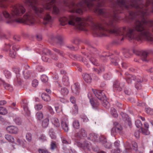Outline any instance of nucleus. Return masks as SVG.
<instances>
[{
  "instance_id": "nucleus-1",
  "label": "nucleus",
  "mask_w": 153,
  "mask_h": 153,
  "mask_svg": "<svg viewBox=\"0 0 153 153\" xmlns=\"http://www.w3.org/2000/svg\"><path fill=\"white\" fill-rule=\"evenodd\" d=\"M150 23H152V22L146 20L142 22L137 21L135 23L133 28L126 29V27H123L121 30H117L114 28L113 23L112 21L107 22L106 26L104 27L99 24L94 23L92 24V26L94 29L99 30V34L100 36H106L107 35V33H108L123 35L129 40L145 39L152 42V35L149 29L145 26V24L151 26Z\"/></svg>"
},
{
  "instance_id": "nucleus-2",
  "label": "nucleus",
  "mask_w": 153,
  "mask_h": 153,
  "mask_svg": "<svg viewBox=\"0 0 153 153\" xmlns=\"http://www.w3.org/2000/svg\"><path fill=\"white\" fill-rule=\"evenodd\" d=\"M25 12L23 7L20 5H17L13 8L12 16L7 11L3 12V14L6 21V23L11 24L15 21L18 22L25 23L29 25H33L36 23V20L30 13H27L22 19H16L17 16H21Z\"/></svg>"
},
{
  "instance_id": "nucleus-3",
  "label": "nucleus",
  "mask_w": 153,
  "mask_h": 153,
  "mask_svg": "<svg viewBox=\"0 0 153 153\" xmlns=\"http://www.w3.org/2000/svg\"><path fill=\"white\" fill-rule=\"evenodd\" d=\"M60 24L62 26L67 24L72 26H75L80 30H84L86 25L85 19L74 16L61 17L59 19Z\"/></svg>"
},
{
  "instance_id": "nucleus-4",
  "label": "nucleus",
  "mask_w": 153,
  "mask_h": 153,
  "mask_svg": "<svg viewBox=\"0 0 153 153\" xmlns=\"http://www.w3.org/2000/svg\"><path fill=\"white\" fill-rule=\"evenodd\" d=\"M7 0H0V7L2 8L6 7L5 3ZM25 3L27 5L32 7L35 11L36 13L38 15L42 13L44 10V9L41 7H36L37 2L36 0H25Z\"/></svg>"
},
{
  "instance_id": "nucleus-5",
  "label": "nucleus",
  "mask_w": 153,
  "mask_h": 153,
  "mask_svg": "<svg viewBox=\"0 0 153 153\" xmlns=\"http://www.w3.org/2000/svg\"><path fill=\"white\" fill-rule=\"evenodd\" d=\"M93 91L95 96L100 100H102L103 99L105 98L106 97L105 94L103 91L99 90H93Z\"/></svg>"
},
{
  "instance_id": "nucleus-6",
  "label": "nucleus",
  "mask_w": 153,
  "mask_h": 153,
  "mask_svg": "<svg viewBox=\"0 0 153 153\" xmlns=\"http://www.w3.org/2000/svg\"><path fill=\"white\" fill-rule=\"evenodd\" d=\"M90 138L92 140L94 141H100L105 142V140L104 137L101 136L100 137H98L97 135L95 134H90Z\"/></svg>"
},
{
  "instance_id": "nucleus-7",
  "label": "nucleus",
  "mask_w": 153,
  "mask_h": 153,
  "mask_svg": "<svg viewBox=\"0 0 153 153\" xmlns=\"http://www.w3.org/2000/svg\"><path fill=\"white\" fill-rule=\"evenodd\" d=\"M7 131L10 133L16 134L18 132V128L15 126H10L7 127L6 128Z\"/></svg>"
},
{
  "instance_id": "nucleus-8",
  "label": "nucleus",
  "mask_w": 153,
  "mask_h": 153,
  "mask_svg": "<svg viewBox=\"0 0 153 153\" xmlns=\"http://www.w3.org/2000/svg\"><path fill=\"white\" fill-rule=\"evenodd\" d=\"M44 24L45 25L50 23L52 21L51 16L48 14H46L44 17Z\"/></svg>"
},
{
  "instance_id": "nucleus-9",
  "label": "nucleus",
  "mask_w": 153,
  "mask_h": 153,
  "mask_svg": "<svg viewBox=\"0 0 153 153\" xmlns=\"http://www.w3.org/2000/svg\"><path fill=\"white\" fill-rule=\"evenodd\" d=\"M114 87L116 89V90L119 91H121L124 88L123 83H120L118 81L115 82L114 85Z\"/></svg>"
},
{
  "instance_id": "nucleus-10",
  "label": "nucleus",
  "mask_w": 153,
  "mask_h": 153,
  "mask_svg": "<svg viewBox=\"0 0 153 153\" xmlns=\"http://www.w3.org/2000/svg\"><path fill=\"white\" fill-rule=\"evenodd\" d=\"M144 126L146 128H141V130L142 133L144 134L148 135L149 134V132L148 130L149 127V125L147 123H145L144 124Z\"/></svg>"
},
{
  "instance_id": "nucleus-11",
  "label": "nucleus",
  "mask_w": 153,
  "mask_h": 153,
  "mask_svg": "<svg viewBox=\"0 0 153 153\" xmlns=\"http://www.w3.org/2000/svg\"><path fill=\"white\" fill-rule=\"evenodd\" d=\"M72 90L73 93L74 94H77L79 92V86L78 84H75L73 86Z\"/></svg>"
},
{
  "instance_id": "nucleus-12",
  "label": "nucleus",
  "mask_w": 153,
  "mask_h": 153,
  "mask_svg": "<svg viewBox=\"0 0 153 153\" xmlns=\"http://www.w3.org/2000/svg\"><path fill=\"white\" fill-rule=\"evenodd\" d=\"M50 1L49 3H47L44 6L45 8L47 10H49L51 8V6L55 2V0H48Z\"/></svg>"
},
{
  "instance_id": "nucleus-13",
  "label": "nucleus",
  "mask_w": 153,
  "mask_h": 153,
  "mask_svg": "<svg viewBox=\"0 0 153 153\" xmlns=\"http://www.w3.org/2000/svg\"><path fill=\"white\" fill-rule=\"evenodd\" d=\"M1 82V84H3V85L6 89L10 91H11L13 90V88L10 85L5 82L4 81H2L1 80H0V82Z\"/></svg>"
},
{
  "instance_id": "nucleus-14",
  "label": "nucleus",
  "mask_w": 153,
  "mask_h": 153,
  "mask_svg": "<svg viewBox=\"0 0 153 153\" xmlns=\"http://www.w3.org/2000/svg\"><path fill=\"white\" fill-rule=\"evenodd\" d=\"M141 53L140 55L142 60L144 61H148L147 59L148 53L146 52L143 51H141Z\"/></svg>"
},
{
  "instance_id": "nucleus-15",
  "label": "nucleus",
  "mask_w": 153,
  "mask_h": 153,
  "mask_svg": "<svg viewBox=\"0 0 153 153\" xmlns=\"http://www.w3.org/2000/svg\"><path fill=\"white\" fill-rule=\"evenodd\" d=\"M114 127L112 128V131L114 130H117V131L119 132L122 129V127L117 122L114 123Z\"/></svg>"
},
{
  "instance_id": "nucleus-16",
  "label": "nucleus",
  "mask_w": 153,
  "mask_h": 153,
  "mask_svg": "<svg viewBox=\"0 0 153 153\" xmlns=\"http://www.w3.org/2000/svg\"><path fill=\"white\" fill-rule=\"evenodd\" d=\"M83 78L85 81L87 83H90L92 81V79L91 77L88 74H85Z\"/></svg>"
},
{
  "instance_id": "nucleus-17",
  "label": "nucleus",
  "mask_w": 153,
  "mask_h": 153,
  "mask_svg": "<svg viewBox=\"0 0 153 153\" xmlns=\"http://www.w3.org/2000/svg\"><path fill=\"white\" fill-rule=\"evenodd\" d=\"M121 115L123 117V118L124 119V120H126L129 126H130L131 124V121L130 120L129 118L128 119V116L124 113H122Z\"/></svg>"
},
{
  "instance_id": "nucleus-18",
  "label": "nucleus",
  "mask_w": 153,
  "mask_h": 153,
  "mask_svg": "<svg viewBox=\"0 0 153 153\" xmlns=\"http://www.w3.org/2000/svg\"><path fill=\"white\" fill-rule=\"evenodd\" d=\"M42 97L45 101L48 102L50 100V97L46 94H42Z\"/></svg>"
},
{
  "instance_id": "nucleus-19",
  "label": "nucleus",
  "mask_w": 153,
  "mask_h": 153,
  "mask_svg": "<svg viewBox=\"0 0 153 153\" xmlns=\"http://www.w3.org/2000/svg\"><path fill=\"white\" fill-rule=\"evenodd\" d=\"M49 120L48 118H46L42 122V126L43 127L45 128L47 127L49 124Z\"/></svg>"
},
{
  "instance_id": "nucleus-20",
  "label": "nucleus",
  "mask_w": 153,
  "mask_h": 153,
  "mask_svg": "<svg viewBox=\"0 0 153 153\" xmlns=\"http://www.w3.org/2000/svg\"><path fill=\"white\" fill-rule=\"evenodd\" d=\"M136 79V77L134 76L129 75L127 77V81L128 83H131L132 81Z\"/></svg>"
},
{
  "instance_id": "nucleus-21",
  "label": "nucleus",
  "mask_w": 153,
  "mask_h": 153,
  "mask_svg": "<svg viewBox=\"0 0 153 153\" xmlns=\"http://www.w3.org/2000/svg\"><path fill=\"white\" fill-rule=\"evenodd\" d=\"M61 125L62 128L65 132H67L68 130V128L67 124L65 122L62 121Z\"/></svg>"
},
{
  "instance_id": "nucleus-22",
  "label": "nucleus",
  "mask_w": 153,
  "mask_h": 153,
  "mask_svg": "<svg viewBox=\"0 0 153 153\" xmlns=\"http://www.w3.org/2000/svg\"><path fill=\"white\" fill-rule=\"evenodd\" d=\"M5 138L9 142L11 143H13L14 141V140L13 137L10 135H6L5 136Z\"/></svg>"
},
{
  "instance_id": "nucleus-23",
  "label": "nucleus",
  "mask_w": 153,
  "mask_h": 153,
  "mask_svg": "<svg viewBox=\"0 0 153 153\" xmlns=\"http://www.w3.org/2000/svg\"><path fill=\"white\" fill-rule=\"evenodd\" d=\"M23 74L25 78L26 79H27L31 76V73L30 71L26 70L24 71Z\"/></svg>"
},
{
  "instance_id": "nucleus-24",
  "label": "nucleus",
  "mask_w": 153,
  "mask_h": 153,
  "mask_svg": "<svg viewBox=\"0 0 153 153\" xmlns=\"http://www.w3.org/2000/svg\"><path fill=\"white\" fill-rule=\"evenodd\" d=\"M106 97L103 99L102 104L106 108H108L110 106L109 103L106 100Z\"/></svg>"
},
{
  "instance_id": "nucleus-25",
  "label": "nucleus",
  "mask_w": 153,
  "mask_h": 153,
  "mask_svg": "<svg viewBox=\"0 0 153 153\" xmlns=\"http://www.w3.org/2000/svg\"><path fill=\"white\" fill-rule=\"evenodd\" d=\"M86 134L85 130L83 129H81L79 132L77 133V135L79 136H83L85 137L86 136Z\"/></svg>"
},
{
  "instance_id": "nucleus-26",
  "label": "nucleus",
  "mask_w": 153,
  "mask_h": 153,
  "mask_svg": "<svg viewBox=\"0 0 153 153\" xmlns=\"http://www.w3.org/2000/svg\"><path fill=\"white\" fill-rule=\"evenodd\" d=\"M73 125L74 128H78L80 126L79 122L77 120H74L73 123Z\"/></svg>"
},
{
  "instance_id": "nucleus-27",
  "label": "nucleus",
  "mask_w": 153,
  "mask_h": 153,
  "mask_svg": "<svg viewBox=\"0 0 153 153\" xmlns=\"http://www.w3.org/2000/svg\"><path fill=\"white\" fill-rule=\"evenodd\" d=\"M111 114L114 117H117L118 116L116 110L114 108H111Z\"/></svg>"
},
{
  "instance_id": "nucleus-28",
  "label": "nucleus",
  "mask_w": 153,
  "mask_h": 153,
  "mask_svg": "<svg viewBox=\"0 0 153 153\" xmlns=\"http://www.w3.org/2000/svg\"><path fill=\"white\" fill-rule=\"evenodd\" d=\"M61 92V94L63 95H66L68 93L69 91L67 88H62Z\"/></svg>"
},
{
  "instance_id": "nucleus-29",
  "label": "nucleus",
  "mask_w": 153,
  "mask_h": 153,
  "mask_svg": "<svg viewBox=\"0 0 153 153\" xmlns=\"http://www.w3.org/2000/svg\"><path fill=\"white\" fill-rule=\"evenodd\" d=\"M95 11L100 15H103L106 13V11L104 9H97Z\"/></svg>"
},
{
  "instance_id": "nucleus-30",
  "label": "nucleus",
  "mask_w": 153,
  "mask_h": 153,
  "mask_svg": "<svg viewBox=\"0 0 153 153\" xmlns=\"http://www.w3.org/2000/svg\"><path fill=\"white\" fill-rule=\"evenodd\" d=\"M91 95L90 94H88V97L90 99V102L93 107H96L97 106V104H96V103L94 101L92 98L90 97V96H91Z\"/></svg>"
},
{
  "instance_id": "nucleus-31",
  "label": "nucleus",
  "mask_w": 153,
  "mask_h": 153,
  "mask_svg": "<svg viewBox=\"0 0 153 153\" xmlns=\"http://www.w3.org/2000/svg\"><path fill=\"white\" fill-rule=\"evenodd\" d=\"M7 110L5 108L0 107V114L5 115L7 113Z\"/></svg>"
},
{
  "instance_id": "nucleus-32",
  "label": "nucleus",
  "mask_w": 153,
  "mask_h": 153,
  "mask_svg": "<svg viewBox=\"0 0 153 153\" xmlns=\"http://www.w3.org/2000/svg\"><path fill=\"white\" fill-rule=\"evenodd\" d=\"M111 61L112 63L115 65H118V63L120 62L119 59L117 58H115L114 59H112Z\"/></svg>"
},
{
  "instance_id": "nucleus-33",
  "label": "nucleus",
  "mask_w": 153,
  "mask_h": 153,
  "mask_svg": "<svg viewBox=\"0 0 153 153\" xmlns=\"http://www.w3.org/2000/svg\"><path fill=\"white\" fill-rule=\"evenodd\" d=\"M36 116L38 119L40 120L43 118V115L42 112H39L37 113Z\"/></svg>"
},
{
  "instance_id": "nucleus-34",
  "label": "nucleus",
  "mask_w": 153,
  "mask_h": 153,
  "mask_svg": "<svg viewBox=\"0 0 153 153\" xmlns=\"http://www.w3.org/2000/svg\"><path fill=\"white\" fill-rule=\"evenodd\" d=\"M41 79L43 82L45 83L47 82L48 78L45 75H43L41 76Z\"/></svg>"
},
{
  "instance_id": "nucleus-35",
  "label": "nucleus",
  "mask_w": 153,
  "mask_h": 153,
  "mask_svg": "<svg viewBox=\"0 0 153 153\" xmlns=\"http://www.w3.org/2000/svg\"><path fill=\"white\" fill-rule=\"evenodd\" d=\"M59 10L58 8L55 5H54L53 7V12L54 14H57L59 13Z\"/></svg>"
},
{
  "instance_id": "nucleus-36",
  "label": "nucleus",
  "mask_w": 153,
  "mask_h": 153,
  "mask_svg": "<svg viewBox=\"0 0 153 153\" xmlns=\"http://www.w3.org/2000/svg\"><path fill=\"white\" fill-rule=\"evenodd\" d=\"M53 123L56 127L59 126L60 125L58 120L57 118H54L53 119Z\"/></svg>"
},
{
  "instance_id": "nucleus-37",
  "label": "nucleus",
  "mask_w": 153,
  "mask_h": 153,
  "mask_svg": "<svg viewBox=\"0 0 153 153\" xmlns=\"http://www.w3.org/2000/svg\"><path fill=\"white\" fill-rule=\"evenodd\" d=\"M4 74L6 77H9L11 75L10 72L7 69H5L4 70Z\"/></svg>"
},
{
  "instance_id": "nucleus-38",
  "label": "nucleus",
  "mask_w": 153,
  "mask_h": 153,
  "mask_svg": "<svg viewBox=\"0 0 153 153\" xmlns=\"http://www.w3.org/2000/svg\"><path fill=\"white\" fill-rule=\"evenodd\" d=\"M56 39L58 40V43L60 45H61L62 42L63 38L62 36L60 35H58L56 36Z\"/></svg>"
},
{
  "instance_id": "nucleus-39",
  "label": "nucleus",
  "mask_w": 153,
  "mask_h": 153,
  "mask_svg": "<svg viewBox=\"0 0 153 153\" xmlns=\"http://www.w3.org/2000/svg\"><path fill=\"white\" fill-rule=\"evenodd\" d=\"M16 51H10V56L12 58H14L16 56Z\"/></svg>"
},
{
  "instance_id": "nucleus-40",
  "label": "nucleus",
  "mask_w": 153,
  "mask_h": 153,
  "mask_svg": "<svg viewBox=\"0 0 153 153\" xmlns=\"http://www.w3.org/2000/svg\"><path fill=\"white\" fill-rule=\"evenodd\" d=\"M135 125L138 128L142 126V123L140 120H137L135 122Z\"/></svg>"
},
{
  "instance_id": "nucleus-41",
  "label": "nucleus",
  "mask_w": 153,
  "mask_h": 153,
  "mask_svg": "<svg viewBox=\"0 0 153 153\" xmlns=\"http://www.w3.org/2000/svg\"><path fill=\"white\" fill-rule=\"evenodd\" d=\"M32 85L33 87H35L38 85V81L36 79H34L32 81Z\"/></svg>"
},
{
  "instance_id": "nucleus-42",
  "label": "nucleus",
  "mask_w": 153,
  "mask_h": 153,
  "mask_svg": "<svg viewBox=\"0 0 153 153\" xmlns=\"http://www.w3.org/2000/svg\"><path fill=\"white\" fill-rule=\"evenodd\" d=\"M26 138L28 141H31L32 139L31 134L30 133H27L26 135Z\"/></svg>"
},
{
  "instance_id": "nucleus-43",
  "label": "nucleus",
  "mask_w": 153,
  "mask_h": 153,
  "mask_svg": "<svg viewBox=\"0 0 153 153\" xmlns=\"http://www.w3.org/2000/svg\"><path fill=\"white\" fill-rule=\"evenodd\" d=\"M42 107H43V106H42V105H41V104H39V105H36L35 106V108L36 109L38 110H39L41 109L42 108Z\"/></svg>"
},
{
  "instance_id": "nucleus-44",
  "label": "nucleus",
  "mask_w": 153,
  "mask_h": 153,
  "mask_svg": "<svg viewBox=\"0 0 153 153\" xmlns=\"http://www.w3.org/2000/svg\"><path fill=\"white\" fill-rule=\"evenodd\" d=\"M42 59L43 61L45 62H48L49 61V59L48 58L47 56L46 55H44L42 56Z\"/></svg>"
},
{
  "instance_id": "nucleus-45",
  "label": "nucleus",
  "mask_w": 153,
  "mask_h": 153,
  "mask_svg": "<svg viewBox=\"0 0 153 153\" xmlns=\"http://www.w3.org/2000/svg\"><path fill=\"white\" fill-rule=\"evenodd\" d=\"M146 111L148 114H153V110L151 108H147Z\"/></svg>"
},
{
  "instance_id": "nucleus-46",
  "label": "nucleus",
  "mask_w": 153,
  "mask_h": 153,
  "mask_svg": "<svg viewBox=\"0 0 153 153\" xmlns=\"http://www.w3.org/2000/svg\"><path fill=\"white\" fill-rule=\"evenodd\" d=\"M51 149H53L56 147V146L55 143L52 142L51 144Z\"/></svg>"
},
{
  "instance_id": "nucleus-47",
  "label": "nucleus",
  "mask_w": 153,
  "mask_h": 153,
  "mask_svg": "<svg viewBox=\"0 0 153 153\" xmlns=\"http://www.w3.org/2000/svg\"><path fill=\"white\" fill-rule=\"evenodd\" d=\"M141 51L137 49H135L134 51V53L137 55H140Z\"/></svg>"
},
{
  "instance_id": "nucleus-48",
  "label": "nucleus",
  "mask_w": 153,
  "mask_h": 153,
  "mask_svg": "<svg viewBox=\"0 0 153 153\" xmlns=\"http://www.w3.org/2000/svg\"><path fill=\"white\" fill-rule=\"evenodd\" d=\"M89 59L91 61V62L92 63H93V64L95 65H97V63H96L95 62L96 59L94 58H90Z\"/></svg>"
},
{
  "instance_id": "nucleus-49",
  "label": "nucleus",
  "mask_w": 153,
  "mask_h": 153,
  "mask_svg": "<svg viewBox=\"0 0 153 153\" xmlns=\"http://www.w3.org/2000/svg\"><path fill=\"white\" fill-rule=\"evenodd\" d=\"M133 146L134 147L133 149L135 150H137V144L136 142H134L133 143Z\"/></svg>"
},
{
  "instance_id": "nucleus-50",
  "label": "nucleus",
  "mask_w": 153,
  "mask_h": 153,
  "mask_svg": "<svg viewBox=\"0 0 153 153\" xmlns=\"http://www.w3.org/2000/svg\"><path fill=\"white\" fill-rule=\"evenodd\" d=\"M71 102L73 104H75L76 103V100L75 98L72 96L70 98Z\"/></svg>"
},
{
  "instance_id": "nucleus-51",
  "label": "nucleus",
  "mask_w": 153,
  "mask_h": 153,
  "mask_svg": "<svg viewBox=\"0 0 153 153\" xmlns=\"http://www.w3.org/2000/svg\"><path fill=\"white\" fill-rule=\"evenodd\" d=\"M120 152V150L119 148H117L112 150L113 153H119Z\"/></svg>"
},
{
  "instance_id": "nucleus-52",
  "label": "nucleus",
  "mask_w": 153,
  "mask_h": 153,
  "mask_svg": "<svg viewBox=\"0 0 153 153\" xmlns=\"http://www.w3.org/2000/svg\"><path fill=\"white\" fill-rule=\"evenodd\" d=\"M56 110V112L58 113H59L61 111V109L59 108V106H56L55 107Z\"/></svg>"
},
{
  "instance_id": "nucleus-53",
  "label": "nucleus",
  "mask_w": 153,
  "mask_h": 153,
  "mask_svg": "<svg viewBox=\"0 0 153 153\" xmlns=\"http://www.w3.org/2000/svg\"><path fill=\"white\" fill-rule=\"evenodd\" d=\"M105 147L108 148H110L111 147V144L109 143L106 142L105 144Z\"/></svg>"
},
{
  "instance_id": "nucleus-54",
  "label": "nucleus",
  "mask_w": 153,
  "mask_h": 153,
  "mask_svg": "<svg viewBox=\"0 0 153 153\" xmlns=\"http://www.w3.org/2000/svg\"><path fill=\"white\" fill-rule=\"evenodd\" d=\"M134 135L135 137L137 138H139L140 136V133L138 131H137L135 133Z\"/></svg>"
},
{
  "instance_id": "nucleus-55",
  "label": "nucleus",
  "mask_w": 153,
  "mask_h": 153,
  "mask_svg": "<svg viewBox=\"0 0 153 153\" xmlns=\"http://www.w3.org/2000/svg\"><path fill=\"white\" fill-rule=\"evenodd\" d=\"M51 114H53L54 113V112L53 110V109L51 106L48 107V108Z\"/></svg>"
},
{
  "instance_id": "nucleus-56",
  "label": "nucleus",
  "mask_w": 153,
  "mask_h": 153,
  "mask_svg": "<svg viewBox=\"0 0 153 153\" xmlns=\"http://www.w3.org/2000/svg\"><path fill=\"white\" fill-rule=\"evenodd\" d=\"M7 103L6 101L5 100H1L0 101V105H3Z\"/></svg>"
},
{
  "instance_id": "nucleus-57",
  "label": "nucleus",
  "mask_w": 153,
  "mask_h": 153,
  "mask_svg": "<svg viewBox=\"0 0 153 153\" xmlns=\"http://www.w3.org/2000/svg\"><path fill=\"white\" fill-rule=\"evenodd\" d=\"M82 117L84 121L86 122L88 121V119L86 116L84 115Z\"/></svg>"
},
{
  "instance_id": "nucleus-58",
  "label": "nucleus",
  "mask_w": 153,
  "mask_h": 153,
  "mask_svg": "<svg viewBox=\"0 0 153 153\" xmlns=\"http://www.w3.org/2000/svg\"><path fill=\"white\" fill-rule=\"evenodd\" d=\"M135 87L137 89H139L141 88V85L140 84H137L135 85Z\"/></svg>"
},
{
  "instance_id": "nucleus-59",
  "label": "nucleus",
  "mask_w": 153,
  "mask_h": 153,
  "mask_svg": "<svg viewBox=\"0 0 153 153\" xmlns=\"http://www.w3.org/2000/svg\"><path fill=\"white\" fill-rule=\"evenodd\" d=\"M103 1L102 0L100 1V2L98 4V6L99 7H102L103 5Z\"/></svg>"
},
{
  "instance_id": "nucleus-60",
  "label": "nucleus",
  "mask_w": 153,
  "mask_h": 153,
  "mask_svg": "<svg viewBox=\"0 0 153 153\" xmlns=\"http://www.w3.org/2000/svg\"><path fill=\"white\" fill-rule=\"evenodd\" d=\"M53 51L56 53H59L60 54H61V53L59 51V50H58L57 49H54Z\"/></svg>"
},
{
  "instance_id": "nucleus-61",
  "label": "nucleus",
  "mask_w": 153,
  "mask_h": 153,
  "mask_svg": "<svg viewBox=\"0 0 153 153\" xmlns=\"http://www.w3.org/2000/svg\"><path fill=\"white\" fill-rule=\"evenodd\" d=\"M44 52L45 54H46V53L50 54L51 51L49 50H45Z\"/></svg>"
},
{
  "instance_id": "nucleus-62",
  "label": "nucleus",
  "mask_w": 153,
  "mask_h": 153,
  "mask_svg": "<svg viewBox=\"0 0 153 153\" xmlns=\"http://www.w3.org/2000/svg\"><path fill=\"white\" fill-rule=\"evenodd\" d=\"M41 139L42 140H46V138L45 136L42 135L41 137Z\"/></svg>"
},
{
  "instance_id": "nucleus-63",
  "label": "nucleus",
  "mask_w": 153,
  "mask_h": 153,
  "mask_svg": "<svg viewBox=\"0 0 153 153\" xmlns=\"http://www.w3.org/2000/svg\"><path fill=\"white\" fill-rule=\"evenodd\" d=\"M74 110L76 111H77L78 110V107L76 105V104H74Z\"/></svg>"
},
{
  "instance_id": "nucleus-64",
  "label": "nucleus",
  "mask_w": 153,
  "mask_h": 153,
  "mask_svg": "<svg viewBox=\"0 0 153 153\" xmlns=\"http://www.w3.org/2000/svg\"><path fill=\"white\" fill-rule=\"evenodd\" d=\"M94 70L95 71H96L97 72L98 74H99V73H100V71H101L100 70H98V69H95V68H94Z\"/></svg>"
}]
</instances>
